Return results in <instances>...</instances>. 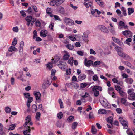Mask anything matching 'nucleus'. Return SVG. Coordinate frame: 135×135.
Listing matches in <instances>:
<instances>
[{
  "label": "nucleus",
  "instance_id": "1",
  "mask_svg": "<svg viewBox=\"0 0 135 135\" xmlns=\"http://www.w3.org/2000/svg\"><path fill=\"white\" fill-rule=\"evenodd\" d=\"M122 33L125 36L126 38L131 37L132 36V33L129 30H126L123 31Z\"/></svg>",
  "mask_w": 135,
  "mask_h": 135
},
{
  "label": "nucleus",
  "instance_id": "2",
  "mask_svg": "<svg viewBox=\"0 0 135 135\" xmlns=\"http://www.w3.org/2000/svg\"><path fill=\"white\" fill-rule=\"evenodd\" d=\"M98 28L105 33H108L109 32L107 28L104 26L99 25L98 26Z\"/></svg>",
  "mask_w": 135,
  "mask_h": 135
},
{
  "label": "nucleus",
  "instance_id": "3",
  "mask_svg": "<svg viewBox=\"0 0 135 135\" xmlns=\"http://www.w3.org/2000/svg\"><path fill=\"white\" fill-rule=\"evenodd\" d=\"M51 83L49 82L48 80H44L42 85V88L44 89H46L51 84Z\"/></svg>",
  "mask_w": 135,
  "mask_h": 135
},
{
  "label": "nucleus",
  "instance_id": "4",
  "mask_svg": "<svg viewBox=\"0 0 135 135\" xmlns=\"http://www.w3.org/2000/svg\"><path fill=\"white\" fill-rule=\"evenodd\" d=\"M64 21L65 23L69 25H71L74 23L73 21L68 18H65L64 19Z\"/></svg>",
  "mask_w": 135,
  "mask_h": 135
},
{
  "label": "nucleus",
  "instance_id": "5",
  "mask_svg": "<svg viewBox=\"0 0 135 135\" xmlns=\"http://www.w3.org/2000/svg\"><path fill=\"white\" fill-rule=\"evenodd\" d=\"M107 122L109 123H110L111 125H109V124H107L108 127L110 128H111L112 127L113 122V118L112 116H110L106 119Z\"/></svg>",
  "mask_w": 135,
  "mask_h": 135
},
{
  "label": "nucleus",
  "instance_id": "6",
  "mask_svg": "<svg viewBox=\"0 0 135 135\" xmlns=\"http://www.w3.org/2000/svg\"><path fill=\"white\" fill-rule=\"evenodd\" d=\"M84 63L85 65L87 67L90 66L93 64V62L92 60H87L86 58H85L84 60Z\"/></svg>",
  "mask_w": 135,
  "mask_h": 135
},
{
  "label": "nucleus",
  "instance_id": "7",
  "mask_svg": "<svg viewBox=\"0 0 135 135\" xmlns=\"http://www.w3.org/2000/svg\"><path fill=\"white\" fill-rule=\"evenodd\" d=\"M34 95L36 98V100H41V95L40 93L39 92H36L34 93Z\"/></svg>",
  "mask_w": 135,
  "mask_h": 135
},
{
  "label": "nucleus",
  "instance_id": "8",
  "mask_svg": "<svg viewBox=\"0 0 135 135\" xmlns=\"http://www.w3.org/2000/svg\"><path fill=\"white\" fill-rule=\"evenodd\" d=\"M47 34V31L45 30H42L40 32V36L43 37H46Z\"/></svg>",
  "mask_w": 135,
  "mask_h": 135
},
{
  "label": "nucleus",
  "instance_id": "9",
  "mask_svg": "<svg viewBox=\"0 0 135 135\" xmlns=\"http://www.w3.org/2000/svg\"><path fill=\"white\" fill-rule=\"evenodd\" d=\"M86 77V76L85 74H81L78 77V80L79 81H81L84 79Z\"/></svg>",
  "mask_w": 135,
  "mask_h": 135
},
{
  "label": "nucleus",
  "instance_id": "10",
  "mask_svg": "<svg viewBox=\"0 0 135 135\" xmlns=\"http://www.w3.org/2000/svg\"><path fill=\"white\" fill-rule=\"evenodd\" d=\"M130 97H128V99L129 100H135V93L132 92L130 94Z\"/></svg>",
  "mask_w": 135,
  "mask_h": 135
},
{
  "label": "nucleus",
  "instance_id": "11",
  "mask_svg": "<svg viewBox=\"0 0 135 135\" xmlns=\"http://www.w3.org/2000/svg\"><path fill=\"white\" fill-rule=\"evenodd\" d=\"M98 90L100 91H101L102 90V88L99 86H94L92 88V91H94Z\"/></svg>",
  "mask_w": 135,
  "mask_h": 135
},
{
  "label": "nucleus",
  "instance_id": "12",
  "mask_svg": "<svg viewBox=\"0 0 135 135\" xmlns=\"http://www.w3.org/2000/svg\"><path fill=\"white\" fill-rule=\"evenodd\" d=\"M57 10L60 13L62 14H64L65 13L64 9V8L61 6H59L57 7Z\"/></svg>",
  "mask_w": 135,
  "mask_h": 135
},
{
  "label": "nucleus",
  "instance_id": "13",
  "mask_svg": "<svg viewBox=\"0 0 135 135\" xmlns=\"http://www.w3.org/2000/svg\"><path fill=\"white\" fill-rule=\"evenodd\" d=\"M31 129L30 128L28 127L27 128L26 130L23 131L24 135H31L29 133L30 132Z\"/></svg>",
  "mask_w": 135,
  "mask_h": 135
},
{
  "label": "nucleus",
  "instance_id": "14",
  "mask_svg": "<svg viewBox=\"0 0 135 135\" xmlns=\"http://www.w3.org/2000/svg\"><path fill=\"white\" fill-rule=\"evenodd\" d=\"M17 51V49L13 46H11L8 49V51L10 52H12L13 51Z\"/></svg>",
  "mask_w": 135,
  "mask_h": 135
},
{
  "label": "nucleus",
  "instance_id": "15",
  "mask_svg": "<svg viewBox=\"0 0 135 135\" xmlns=\"http://www.w3.org/2000/svg\"><path fill=\"white\" fill-rule=\"evenodd\" d=\"M64 64L65 63L63 62H61L60 64H58V65L59 67L63 70L65 69V68L66 66Z\"/></svg>",
  "mask_w": 135,
  "mask_h": 135
},
{
  "label": "nucleus",
  "instance_id": "16",
  "mask_svg": "<svg viewBox=\"0 0 135 135\" xmlns=\"http://www.w3.org/2000/svg\"><path fill=\"white\" fill-rule=\"evenodd\" d=\"M71 83V88H77L79 87V84L75 82H73Z\"/></svg>",
  "mask_w": 135,
  "mask_h": 135
},
{
  "label": "nucleus",
  "instance_id": "17",
  "mask_svg": "<svg viewBox=\"0 0 135 135\" xmlns=\"http://www.w3.org/2000/svg\"><path fill=\"white\" fill-rule=\"evenodd\" d=\"M122 124L123 126L124 127V129H126L128 128L127 124L128 122L124 120V122L121 123Z\"/></svg>",
  "mask_w": 135,
  "mask_h": 135
},
{
  "label": "nucleus",
  "instance_id": "18",
  "mask_svg": "<svg viewBox=\"0 0 135 135\" xmlns=\"http://www.w3.org/2000/svg\"><path fill=\"white\" fill-rule=\"evenodd\" d=\"M56 62L55 61L54 62H52L51 63H49L47 64V67L50 69H51L53 67L52 64H53L56 63Z\"/></svg>",
  "mask_w": 135,
  "mask_h": 135
},
{
  "label": "nucleus",
  "instance_id": "19",
  "mask_svg": "<svg viewBox=\"0 0 135 135\" xmlns=\"http://www.w3.org/2000/svg\"><path fill=\"white\" fill-rule=\"evenodd\" d=\"M125 81L127 83L131 84L133 83V80L132 78H128L125 80Z\"/></svg>",
  "mask_w": 135,
  "mask_h": 135
},
{
  "label": "nucleus",
  "instance_id": "20",
  "mask_svg": "<svg viewBox=\"0 0 135 135\" xmlns=\"http://www.w3.org/2000/svg\"><path fill=\"white\" fill-rule=\"evenodd\" d=\"M37 106L35 104H33L32 106V112H35L37 110Z\"/></svg>",
  "mask_w": 135,
  "mask_h": 135
},
{
  "label": "nucleus",
  "instance_id": "21",
  "mask_svg": "<svg viewBox=\"0 0 135 135\" xmlns=\"http://www.w3.org/2000/svg\"><path fill=\"white\" fill-rule=\"evenodd\" d=\"M83 4L85 6L86 8H89L90 7H91V8H93V6H92L91 4L89 3H86L85 2L83 3Z\"/></svg>",
  "mask_w": 135,
  "mask_h": 135
},
{
  "label": "nucleus",
  "instance_id": "22",
  "mask_svg": "<svg viewBox=\"0 0 135 135\" xmlns=\"http://www.w3.org/2000/svg\"><path fill=\"white\" fill-rule=\"evenodd\" d=\"M50 5L52 6H54L55 5H56L57 6H58L59 5H57V1L55 0H53L51 1L50 2Z\"/></svg>",
  "mask_w": 135,
  "mask_h": 135
},
{
  "label": "nucleus",
  "instance_id": "23",
  "mask_svg": "<svg viewBox=\"0 0 135 135\" xmlns=\"http://www.w3.org/2000/svg\"><path fill=\"white\" fill-rule=\"evenodd\" d=\"M128 14L129 15H130L131 14L133 13L134 12V9L133 8H129L128 9Z\"/></svg>",
  "mask_w": 135,
  "mask_h": 135
},
{
  "label": "nucleus",
  "instance_id": "24",
  "mask_svg": "<svg viewBox=\"0 0 135 135\" xmlns=\"http://www.w3.org/2000/svg\"><path fill=\"white\" fill-rule=\"evenodd\" d=\"M32 19H34V18H33L32 16H27L26 18V20L27 22H31Z\"/></svg>",
  "mask_w": 135,
  "mask_h": 135
},
{
  "label": "nucleus",
  "instance_id": "25",
  "mask_svg": "<svg viewBox=\"0 0 135 135\" xmlns=\"http://www.w3.org/2000/svg\"><path fill=\"white\" fill-rule=\"evenodd\" d=\"M78 124V123L77 122H73L72 123V129L74 130L76 129L77 126Z\"/></svg>",
  "mask_w": 135,
  "mask_h": 135
},
{
  "label": "nucleus",
  "instance_id": "26",
  "mask_svg": "<svg viewBox=\"0 0 135 135\" xmlns=\"http://www.w3.org/2000/svg\"><path fill=\"white\" fill-rule=\"evenodd\" d=\"M132 41V39L130 37L129 38H128L127 39L126 41H125L124 43H126L130 46L131 45L130 43L129 42H131Z\"/></svg>",
  "mask_w": 135,
  "mask_h": 135
},
{
  "label": "nucleus",
  "instance_id": "27",
  "mask_svg": "<svg viewBox=\"0 0 135 135\" xmlns=\"http://www.w3.org/2000/svg\"><path fill=\"white\" fill-rule=\"evenodd\" d=\"M41 116V114L39 112H37L36 114V118L38 121L40 120V119Z\"/></svg>",
  "mask_w": 135,
  "mask_h": 135
},
{
  "label": "nucleus",
  "instance_id": "28",
  "mask_svg": "<svg viewBox=\"0 0 135 135\" xmlns=\"http://www.w3.org/2000/svg\"><path fill=\"white\" fill-rule=\"evenodd\" d=\"M97 131V130L95 128V126L93 125H92L91 129V131L92 133L93 134H95L96 133Z\"/></svg>",
  "mask_w": 135,
  "mask_h": 135
},
{
  "label": "nucleus",
  "instance_id": "29",
  "mask_svg": "<svg viewBox=\"0 0 135 135\" xmlns=\"http://www.w3.org/2000/svg\"><path fill=\"white\" fill-rule=\"evenodd\" d=\"M58 102L60 105V107L61 108H64L63 105V103L61 99H59L58 100Z\"/></svg>",
  "mask_w": 135,
  "mask_h": 135
},
{
  "label": "nucleus",
  "instance_id": "30",
  "mask_svg": "<svg viewBox=\"0 0 135 135\" xmlns=\"http://www.w3.org/2000/svg\"><path fill=\"white\" fill-rule=\"evenodd\" d=\"M98 112L99 113H101L104 114H105L106 113V110L103 109H100L99 110Z\"/></svg>",
  "mask_w": 135,
  "mask_h": 135
},
{
  "label": "nucleus",
  "instance_id": "31",
  "mask_svg": "<svg viewBox=\"0 0 135 135\" xmlns=\"http://www.w3.org/2000/svg\"><path fill=\"white\" fill-rule=\"evenodd\" d=\"M16 126V124H15L11 125L9 127L8 130H13L15 129Z\"/></svg>",
  "mask_w": 135,
  "mask_h": 135
},
{
  "label": "nucleus",
  "instance_id": "32",
  "mask_svg": "<svg viewBox=\"0 0 135 135\" xmlns=\"http://www.w3.org/2000/svg\"><path fill=\"white\" fill-rule=\"evenodd\" d=\"M69 57V55L68 53L65 54L63 56V58L64 60H67L68 59Z\"/></svg>",
  "mask_w": 135,
  "mask_h": 135
},
{
  "label": "nucleus",
  "instance_id": "33",
  "mask_svg": "<svg viewBox=\"0 0 135 135\" xmlns=\"http://www.w3.org/2000/svg\"><path fill=\"white\" fill-rule=\"evenodd\" d=\"M115 49L117 51V52H120L121 51H122L123 50V49L122 48L119 46H116L115 47Z\"/></svg>",
  "mask_w": 135,
  "mask_h": 135
},
{
  "label": "nucleus",
  "instance_id": "34",
  "mask_svg": "<svg viewBox=\"0 0 135 135\" xmlns=\"http://www.w3.org/2000/svg\"><path fill=\"white\" fill-rule=\"evenodd\" d=\"M26 121L25 123L23 125V126L25 128H26V129H27V128L28 127H30H30L29 126H28V124H29V123L30 122V121H29L28 120H26Z\"/></svg>",
  "mask_w": 135,
  "mask_h": 135
},
{
  "label": "nucleus",
  "instance_id": "35",
  "mask_svg": "<svg viewBox=\"0 0 135 135\" xmlns=\"http://www.w3.org/2000/svg\"><path fill=\"white\" fill-rule=\"evenodd\" d=\"M63 117V113L62 112H60L57 114V117L58 118L60 119H61Z\"/></svg>",
  "mask_w": 135,
  "mask_h": 135
},
{
  "label": "nucleus",
  "instance_id": "36",
  "mask_svg": "<svg viewBox=\"0 0 135 135\" xmlns=\"http://www.w3.org/2000/svg\"><path fill=\"white\" fill-rule=\"evenodd\" d=\"M5 110L6 112L9 113L11 112V109L9 107H7L5 108Z\"/></svg>",
  "mask_w": 135,
  "mask_h": 135
},
{
  "label": "nucleus",
  "instance_id": "37",
  "mask_svg": "<svg viewBox=\"0 0 135 135\" xmlns=\"http://www.w3.org/2000/svg\"><path fill=\"white\" fill-rule=\"evenodd\" d=\"M73 57H71L70 58V59H69L68 61V63L71 66L73 64Z\"/></svg>",
  "mask_w": 135,
  "mask_h": 135
},
{
  "label": "nucleus",
  "instance_id": "38",
  "mask_svg": "<svg viewBox=\"0 0 135 135\" xmlns=\"http://www.w3.org/2000/svg\"><path fill=\"white\" fill-rule=\"evenodd\" d=\"M66 47L70 50H72L74 48V46L71 44H68L66 45Z\"/></svg>",
  "mask_w": 135,
  "mask_h": 135
},
{
  "label": "nucleus",
  "instance_id": "39",
  "mask_svg": "<svg viewBox=\"0 0 135 135\" xmlns=\"http://www.w3.org/2000/svg\"><path fill=\"white\" fill-rule=\"evenodd\" d=\"M23 94L25 97L26 98L28 99L29 97H30V95L29 93H23Z\"/></svg>",
  "mask_w": 135,
  "mask_h": 135
},
{
  "label": "nucleus",
  "instance_id": "40",
  "mask_svg": "<svg viewBox=\"0 0 135 135\" xmlns=\"http://www.w3.org/2000/svg\"><path fill=\"white\" fill-rule=\"evenodd\" d=\"M121 10L122 11H123V14L124 15V16L127 15V13L126 12V10L125 9V8L123 6L121 7Z\"/></svg>",
  "mask_w": 135,
  "mask_h": 135
},
{
  "label": "nucleus",
  "instance_id": "41",
  "mask_svg": "<svg viewBox=\"0 0 135 135\" xmlns=\"http://www.w3.org/2000/svg\"><path fill=\"white\" fill-rule=\"evenodd\" d=\"M101 103L102 106L105 108L108 107V105L109 104L108 103L107 101H106L104 103Z\"/></svg>",
  "mask_w": 135,
  "mask_h": 135
},
{
  "label": "nucleus",
  "instance_id": "42",
  "mask_svg": "<svg viewBox=\"0 0 135 135\" xmlns=\"http://www.w3.org/2000/svg\"><path fill=\"white\" fill-rule=\"evenodd\" d=\"M65 0H56L57 5H59L63 3Z\"/></svg>",
  "mask_w": 135,
  "mask_h": 135
},
{
  "label": "nucleus",
  "instance_id": "43",
  "mask_svg": "<svg viewBox=\"0 0 135 135\" xmlns=\"http://www.w3.org/2000/svg\"><path fill=\"white\" fill-rule=\"evenodd\" d=\"M17 40L16 38H14L12 42V45L13 46H15L17 44Z\"/></svg>",
  "mask_w": 135,
  "mask_h": 135
},
{
  "label": "nucleus",
  "instance_id": "44",
  "mask_svg": "<svg viewBox=\"0 0 135 135\" xmlns=\"http://www.w3.org/2000/svg\"><path fill=\"white\" fill-rule=\"evenodd\" d=\"M115 88L116 90L118 92L122 89V88L119 86H115Z\"/></svg>",
  "mask_w": 135,
  "mask_h": 135
},
{
  "label": "nucleus",
  "instance_id": "45",
  "mask_svg": "<svg viewBox=\"0 0 135 135\" xmlns=\"http://www.w3.org/2000/svg\"><path fill=\"white\" fill-rule=\"evenodd\" d=\"M123 63L124 64L128 66L129 67H131V65L130 63L128 62L127 61H124Z\"/></svg>",
  "mask_w": 135,
  "mask_h": 135
},
{
  "label": "nucleus",
  "instance_id": "46",
  "mask_svg": "<svg viewBox=\"0 0 135 135\" xmlns=\"http://www.w3.org/2000/svg\"><path fill=\"white\" fill-rule=\"evenodd\" d=\"M82 37L83 38V39L84 41L86 42L88 41V36L87 35H84Z\"/></svg>",
  "mask_w": 135,
  "mask_h": 135
},
{
  "label": "nucleus",
  "instance_id": "47",
  "mask_svg": "<svg viewBox=\"0 0 135 135\" xmlns=\"http://www.w3.org/2000/svg\"><path fill=\"white\" fill-rule=\"evenodd\" d=\"M68 38L73 41H75L76 40V38L73 36H69Z\"/></svg>",
  "mask_w": 135,
  "mask_h": 135
},
{
  "label": "nucleus",
  "instance_id": "48",
  "mask_svg": "<svg viewBox=\"0 0 135 135\" xmlns=\"http://www.w3.org/2000/svg\"><path fill=\"white\" fill-rule=\"evenodd\" d=\"M129 57V56L128 55L124 53H122V56H121L122 57L125 59Z\"/></svg>",
  "mask_w": 135,
  "mask_h": 135
},
{
  "label": "nucleus",
  "instance_id": "49",
  "mask_svg": "<svg viewBox=\"0 0 135 135\" xmlns=\"http://www.w3.org/2000/svg\"><path fill=\"white\" fill-rule=\"evenodd\" d=\"M120 95L122 97L124 98H126L127 97V94L124 92H123V93H122Z\"/></svg>",
  "mask_w": 135,
  "mask_h": 135
},
{
  "label": "nucleus",
  "instance_id": "50",
  "mask_svg": "<svg viewBox=\"0 0 135 135\" xmlns=\"http://www.w3.org/2000/svg\"><path fill=\"white\" fill-rule=\"evenodd\" d=\"M87 71L88 74L90 75H92L94 74L93 72L90 70H88Z\"/></svg>",
  "mask_w": 135,
  "mask_h": 135
},
{
  "label": "nucleus",
  "instance_id": "51",
  "mask_svg": "<svg viewBox=\"0 0 135 135\" xmlns=\"http://www.w3.org/2000/svg\"><path fill=\"white\" fill-rule=\"evenodd\" d=\"M74 117L73 116H70L68 118V120L69 121H72L74 119Z\"/></svg>",
  "mask_w": 135,
  "mask_h": 135
},
{
  "label": "nucleus",
  "instance_id": "52",
  "mask_svg": "<svg viewBox=\"0 0 135 135\" xmlns=\"http://www.w3.org/2000/svg\"><path fill=\"white\" fill-rule=\"evenodd\" d=\"M93 91L94 92V95L95 96L97 97L99 95V91L96 90Z\"/></svg>",
  "mask_w": 135,
  "mask_h": 135
},
{
  "label": "nucleus",
  "instance_id": "53",
  "mask_svg": "<svg viewBox=\"0 0 135 135\" xmlns=\"http://www.w3.org/2000/svg\"><path fill=\"white\" fill-rule=\"evenodd\" d=\"M87 85V84L85 83H83L81 84L80 87L81 88H85Z\"/></svg>",
  "mask_w": 135,
  "mask_h": 135
},
{
  "label": "nucleus",
  "instance_id": "54",
  "mask_svg": "<svg viewBox=\"0 0 135 135\" xmlns=\"http://www.w3.org/2000/svg\"><path fill=\"white\" fill-rule=\"evenodd\" d=\"M56 72V70L54 69H52L51 71V75L52 76H54Z\"/></svg>",
  "mask_w": 135,
  "mask_h": 135
},
{
  "label": "nucleus",
  "instance_id": "55",
  "mask_svg": "<svg viewBox=\"0 0 135 135\" xmlns=\"http://www.w3.org/2000/svg\"><path fill=\"white\" fill-rule=\"evenodd\" d=\"M89 118L90 119L93 118V114L92 112H90L89 115Z\"/></svg>",
  "mask_w": 135,
  "mask_h": 135
},
{
  "label": "nucleus",
  "instance_id": "56",
  "mask_svg": "<svg viewBox=\"0 0 135 135\" xmlns=\"http://www.w3.org/2000/svg\"><path fill=\"white\" fill-rule=\"evenodd\" d=\"M100 1L99 0L96 1H95L97 2V3L99 5L102 6L103 5V2H100Z\"/></svg>",
  "mask_w": 135,
  "mask_h": 135
},
{
  "label": "nucleus",
  "instance_id": "57",
  "mask_svg": "<svg viewBox=\"0 0 135 135\" xmlns=\"http://www.w3.org/2000/svg\"><path fill=\"white\" fill-rule=\"evenodd\" d=\"M84 52L81 51H78L77 52V54L81 56H83Z\"/></svg>",
  "mask_w": 135,
  "mask_h": 135
},
{
  "label": "nucleus",
  "instance_id": "58",
  "mask_svg": "<svg viewBox=\"0 0 135 135\" xmlns=\"http://www.w3.org/2000/svg\"><path fill=\"white\" fill-rule=\"evenodd\" d=\"M71 70L70 69H67L66 71V74L67 75H69L71 74Z\"/></svg>",
  "mask_w": 135,
  "mask_h": 135
},
{
  "label": "nucleus",
  "instance_id": "59",
  "mask_svg": "<svg viewBox=\"0 0 135 135\" xmlns=\"http://www.w3.org/2000/svg\"><path fill=\"white\" fill-rule=\"evenodd\" d=\"M13 30L14 32H18V29L17 27L16 26V27H14L13 28Z\"/></svg>",
  "mask_w": 135,
  "mask_h": 135
},
{
  "label": "nucleus",
  "instance_id": "60",
  "mask_svg": "<svg viewBox=\"0 0 135 135\" xmlns=\"http://www.w3.org/2000/svg\"><path fill=\"white\" fill-rule=\"evenodd\" d=\"M33 98L32 97H30L27 99V102L31 103L33 101Z\"/></svg>",
  "mask_w": 135,
  "mask_h": 135
},
{
  "label": "nucleus",
  "instance_id": "61",
  "mask_svg": "<svg viewBox=\"0 0 135 135\" xmlns=\"http://www.w3.org/2000/svg\"><path fill=\"white\" fill-rule=\"evenodd\" d=\"M119 25L120 26H123L125 25V23L122 21H120L119 22Z\"/></svg>",
  "mask_w": 135,
  "mask_h": 135
},
{
  "label": "nucleus",
  "instance_id": "62",
  "mask_svg": "<svg viewBox=\"0 0 135 135\" xmlns=\"http://www.w3.org/2000/svg\"><path fill=\"white\" fill-rule=\"evenodd\" d=\"M117 112L119 114H120L122 112V110L120 108H117L116 109Z\"/></svg>",
  "mask_w": 135,
  "mask_h": 135
},
{
  "label": "nucleus",
  "instance_id": "63",
  "mask_svg": "<svg viewBox=\"0 0 135 135\" xmlns=\"http://www.w3.org/2000/svg\"><path fill=\"white\" fill-rule=\"evenodd\" d=\"M36 26H37L40 27L41 25V23L38 20L37 21L35 22Z\"/></svg>",
  "mask_w": 135,
  "mask_h": 135
},
{
  "label": "nucleus",
  "instance_id": "64",
  "mask_svg": "<svg viewBox=\"0 0 135 135\" xmlns=\"http://www.w3.org/2000/svg\"><path fill=\"white\" fill-rule=\"evenodd\" d=\"M72 81L73 82L76 81L77 80L76 77L75 76H73L72 78Z\"/></svg>",
  "mask_w": 135,
  "mask_h": 135
}]
</instances>
